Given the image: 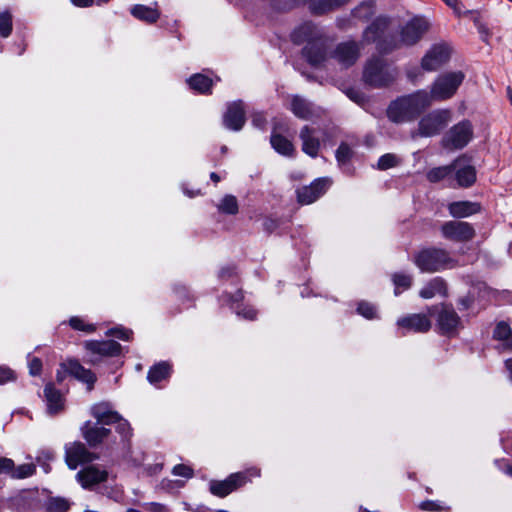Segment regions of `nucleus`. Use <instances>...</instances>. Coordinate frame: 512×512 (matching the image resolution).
<instances>
[{"label": "nucleus", "mask_w": 512, "mask_h": 512, "mask_svg": "<svg viewBox=\"0 0 512 512\" xmlns=\"http://www.w3.org/2000/svg\"><path fill=\"white\" fill-rule=\"evenodd\" d=\"M292 40L304 44L303 56L312 65H319L326 59L328 38L322 29L311 22H304L293 31Z\"/></svg>", "instance_id": "1"}, {"label": "nucleus", "mask_w": 512, "mask_h": 512, "mask_svg": "<svg viewBox=\"0 0 512 512\" xmlns=\"http://www.w3.org/2000/svg\"><path fill=\"white\" fill-rule=\"evenodd\" d=\"M428 106H430L428 92L419 90L392 102L387 110V115L393 122H406L415 118Z\"/></svg>", "instance_id": "2"}, {"label": "nucleus", "mask_w": 512, "mask_h": 512, "mask_svg": "<svg viewBox=\"0 0 512 512\" xmlns=\"http://www.w3.org/2000/svg\"><path fill=\"white\" fill-rule=\"evenodd\" d=\"M415 265L427 273L439 272L456 267L457 261L448 251L440 248H428L420 251L414 258Z\"/></svg>", "instance_id": "3"}, {"label": "nucleus", "mask_w": 512, "mask_h": 512, "mask_svg": "<svg viewBox=\"0 0 512 512\" xmlns=\"http://www.w3.org/2000/svg\"><path fill=\"white\" fill-rule=\"evenodd\" d=\"M465 75L461 71L447 72L439 75L431 86L430 104L432 101H442L454 96L459 86L464 81Z\"/></svg>", "instance_id": "4"}, {"label": "nucleus", "mask_w": 512, "mask_h": 512, "mask_svg": "<svg viewBox=\"0 0 512 512\" xmlns=\"http://www.w3.org/2000/svg\"><path fill=\"white\" fill-rule=\"evenodd\" d=\"M395 71L387 66L381 58L370 59L364 69L366 83L375 87L388 85L395 79Z\"/></svg>", "instance_id": "5"}, {"label": "nucleus", "mask_w": 512, "mask_h": 512, "mask_svg": "<svg viewBox=\"0 0 512 512\" xmlns=\"http://www.w3.org/2000/svg\"><path fill=\"white\" fill-rule=\"evenodd\" d=\"M450 121V110L441 109L432 111L420 120L418 133L423 137L434 136L446 127Z\"/></svg>", "instance_id": "6"}, {"label": "nucleus", "mask_w": 512, "mask_h": 512, "mask_svg": "<svg viewBox=\"0 0 512 512\" xmlns=\"http://www.w3.org/2000/svg\"><path fill=\"white\" fill-rule=\"evenodd\" d=\"M472 136V125L468 121H462L454 125L445 134L442 139V144L447 149H462L470 142Z\"/></svg>", "instance_id": "7"}, {"label": "nucleus", "mask_w": 512, "mask_h": 512, "mask_svg": "<svg viewBox=\"0 0 512 512\" xmlns=\"http://www.w3.org/2000/svg\"><path fill=\"white\" fill-rule=\"evenodd\" d=\"M429 23L422 17H414L400 30L399 42L405 46L416 44L428 31Z\"/></svg>", "instance_id": "8"}, {"label": "nucleus", "mask_w": 512, "mask_h": 512, "mask_svg": "<svg viewBox=\"0 0 512 512\" xmlns=\"http://www.w3.org/2000/svg\"><path fill=\"white\" fill-rule=\"evenodd\" d=\"M442 236L448 240L455 242H466L471 240L475 231L467 222L448 221L441 227Z\"/></svg>", "instance_id": "9"}, {"label": "nucleus", "mask_w": 512, "mask_h": 512, "mask_svg": "<svg viewBox=\"0 0 512 512\" xmlns=\"http://www.w3.org/2000/svg\"><path fill=\"white\" fill-rule=\"evenodd\" d=\"M97 456L87 450L81 442L69 443L65 446V461L72 470L79 465L89 463L96 459Z\"/></svg>", "instance_id": "10"}, {"label": "nucleus", "mask_w": 512, "mask_h": 512, "mask_svg": "<svg viewBox=\"0 0 512 512\" xmlns=\"http://www.w3.org/2000/svg\"><path fill=\"white\" fill-rule=\"evenodd\" d=\"M450 57V49L445 44L432 46L421 61L422 69L428 72L435 71L445 64Z\"/></svg>", "instance_id": "11"}, {"label": "nucleus", "mask_w": 512, "mask_h": 512, "mask_svg": "<svg viewBox=\"0 0 512 512\" xmlns=\"http://www.w3.org/2000/svg\"><path fill=\"white\" fill-rule=\"evenodd\" d=\"M331 185L329 178L316 179L308 186H304L297 190L298 201L301 204H311L320 198Z\"/></svg>", "instance_id": "12"}, {"label": "nucleus", "mask_w": 512, "mask_h": 512, "mask_svg": "<svg viewBox=\"0 0 512 512\" xmlns=\"http://www.w3.org/2000/svg\"><path fill=\"white\" fill-rule=\"evenodd\" d=\"M397 326L402 334L408 332L425 333L431 328V321L424 314H411L397 320Z\"/></svg>", "instance_id": "13"}, {"label": "nucleus", "mask_w": 512, "mask_h": 512, "mask_svg": "<svg viewBox=\"0 0 512 512\" xmlns=\"http://www.w3.org/2000/svg\"><path fill=\"white\" fill-rule=\"evenodd\" d=\"M246 121L245 108L242 101H235L227 106V110L223 115L224 126L232 131L242 129Z\"/></svg>", "instance_id": "14"}, {"label": "nucleus", "mask_w": 512, "mask_h": 512, "mask_svg": "<svg viewBox=\"0 0 512 512\" xmlns=\"http://www.w3.org/2000/svg\"><path fill=\"white\" fill-rule=\"evenodd\" d=\"M247 480L245 473H234L224 481H212L210 483V491L216 496L225 497L238 487L244 485Z\"/></svg>", "instance_id": "15"}, {"label": "nucleus", "mask_w": 512, "mask_h": 512, "mask_svg": "<svg viewBox=\"0 0 512 512\" xmlns=\"http://www.w3.org/2000/svg\"><path fill=\"white\" fill-rule=\"evenodd\" d=\"M453 172L458 185L461 187H469L476 181V170L464 156L453 161Z\"/></svg>", "instance_id": "16"}, {"label": "nucleus", "mask_w": 512, "mask_h": 512, "mask_svg": "<svg viewBox=\"0 0 512 512\" xmlns=\"http://www.w3.org/2000/svg\"><path fill=\"white\" fill-rule=\"evenodd\" d=\"M108 473L105 469L98 466L89 465L80 470L76 478L84 488H89L96 484L106 481Z\"/></svg>", "instance_id": "17"}, {"label": "nucleus", "mask_w": 512, "mask_h": 512, "mask_svg": "<svg viewBox=\"0 0 512 512\" xmlns=\"http://www.w3.org/2000/svg\"><path fill=\"white\" fill-rule=\"evenodd\" d=\"M437 323L443 334L453 335L460 326V318L454 309L444 306L438 314Z\"/></svg>", "instance_id": "18"}, {"label": "nucleus", "mask_w": 512, "mask_h": 512, "mask_svg": "<svg viewBox=\"0 0 512 512\" xmlns=\"http://www.w3.org/2000/svg\"><path fill=\"white\" fill-rule=\"evenodd\" d=\"M44 401L46 411L49 415H57L65 408V398L62 393L55 389L53 384H47L44 388Z\"/></svg>", "instance_id": "19"}, {"label": "nucleus", "mask_w": 512, "mask_h": 512, "mask_svg": "<svg viewBox=\"0 0 512 512\" xmlns=\"http://www.w3.org/2000/svg\"><path fill=\"white\" fill-rule=\"evenodd\" d=\"M359 57V47L355 42L340 43L334 53L333 58L345 67L353 65Z\"/></svg>", "instance_id": "20"}, {"label": "nucleus", "mask_w": 512, "mask_h": 512, "mask_svg": "<svg viewBox=\"0 0 512 512\" xmlns=\"http://www.w3.org/2000/svg\"><path fill=\"white\" fill-rule=\"evenodd\" d=\"M61 367L64 369V371L68 372L77 380L87 384L89 390L92 389L96 381V376L91 370L85 369L76 360H68L67 362L63 363Z\"/></svg>", "instance_id": "21"}, {"label": "nucleus", "mask_w": 512, "mask_h": 512, "mask_svg": "<svg viewBox=\"0 0 512 512\" xmlns=\"http://www.w3.org/2000/svg\"><path fill=\"white\" fill-rule=\"evenodd\" d=\"M302 141V151L310 157H316L320 149V139L318 131L309 126H304L300 132Z\"/></svg>", "instance_id": "22"}, {"label": "nucleus", "mask_w": 512, "mask_h": 512, "mask_svg": "<svg viewBox=\"0 0 512 512\" xmlns=\"http://www.w3.org/2000/svg\"><path fill=\"white\" fill-rule=\"evenodd\" d=\"M85 348L92 354H98L104 357L116 356L121 352V345L113 340L86 341Z\"/></svg>", "instance_id": "23"}, {"label": "nucleus", "mask_w": 512, "mask_h": 512, "mask_svg": "<svg viewBox=\"0 0 512 512\" xmlns=\"http://www.w3.org/2000/svg\"><path fill=\"white\" fill-rule=\"evenodd\" d=\"M91 414L97 420L98 424L109 425L120 420L118 412L113 410L108 402H101L91 407Z\"/></svg>", "instance_id": "24"}, {"label": "nucleus", "mask_w": 512, "mask_h": 512, "mask_svg": "<svg viewBox=\"0 0 512 512\" xmlns=\"http://www.w3.org/2000/svg\"><path fill=\"white\" fill-rule=\"evenodd\" d=\"M82 435L90 446H96L103 442L104 439L110 434V430L104 427H99L97 424L86 422L82 428Z\"/></svg>", "instance_id": "25"}, {"label": "nucleus", "mask_w": 512, "mask_h": 512, "mask_svg": "<svg viewBox=\"0 0 512 512\" xmlns=\"http://www.w3.org/2000/svg\"><path fill=\"white\" fill-rule=\"evenodd\" d=\"M448 210L450 215L455 218H465L478 213L480 205L477 202L456 201L449 204Z\"/></svg>", "instance_id": "26"}, {"label": "nucleus", "mask_w": 512, "mask_h": 512, "mask_svg": "<svg viewBox=\"0 0 512 512\" xmlns=\"http://www.w3.org/2000/svg\"><path fill=\"white\" fill-rule=\"evenodd\" d=\"M291 111L293 114L303 120L312 119L317 115L313 105L303 98L298 96L293 97L291 102Z\"/></svg>", "instance_id": "27"}, {"label": "nucleus", "mask_w": 512, "mask_h": 512, "mask_svg": "<svg viewBox=\"0 0 512 512\" xmlns=\"http://www.w3.org/2000/svg\"><path fill=\"white\" fill-rule=\"evenodd\" d=\"M276 129L277 127L274 128L270 138L272 147L275 149V151L283 156H292L295 152L294 145L290 140L277 133Z\"/></svg>", "instance_id": "28"}, {"label": "nucleus", "mask_w": 512, "mask_h": 512, "mask_svg": "<svg viewBox=\"0 0 512 512\" xmlns=\"http://www.w3.org/2000/svg\"><path fill=\"white\" fill-rule=\"evenodd\" d=\"M130 13L136 19L147 23H154L160 17V13L157 9L141 4H136L132 6L130 9Z\"/></svg>", "instance_id": "29"}, {"label": "nucleus", "mask_w": 512, "mask_h": 512, "mask_svg": "<svg viewBox=\"0 0 512 512\" xmlns=\"http://www.w3.org/2000/svg\"><path fill=\"white\" fill-rule=\"evenodd\" d=\"M420 296L424 299H430L437 295H446V284L443 279L436 277L420 290Z\"/></svg>", "instance_id": "30"}, {"label": "nucleus", "mask_w": 512, "mask_h": 512, "mask_svg": "<svg viewBox=\"0 0 512 512\" xmlns=\"http://www.w3.org/2000/svg\"><path fill=\"white\" fill-rule=\"evenodd\" d=\"M171 372V366L167 362H160L150 368L147 374V379L151 384H157L158 382L169 377Z\"/></svg>", "instance_id": "31"}, {"label": "nucleus", "mask_w": 512, "mask_h": 512, "mask_svg": "<svg viewBox=\"0 0 512 512\" xmlns=\"http://www.w3.org/2000/svg\"><path fill=\"white\" fill-rule=\"evenodd\" d=\"M187 83L192 90L202 94L209 93L212 87V80L203 74L191 76L187 80Z\"/></svg>", "instance_id": "32"}, {"label": "nucleus", "mask_w": 512, "mask_h": 512, "mask_svg": "<svg viewBox=\"0 0 512 512\" xmlns=\"http://www.w3.org/2000/svg\"><path fill=\"white\" fill-rule=\"evenodd\" d=\"M348 0H310L309 8L315 14H323L334 9Z\"/></svg>", "instance_id": "33"}, {"label": "nucleus", "mask_w": 512, "mask_h": 512, "mask_svg": "<svg viewBox=\"0 0 512 512\" xmlns=\"http://www.w3.org/2000/svg\"><path fill=\"white\" fill-rule=\"evenodd\" d=\"M218 211L224 214L235 215L238 213V201L233 195H225L217 205Z\"/></svg>", "instance_id": "34"}, {"label": "nucleus", "mask_w": 512, "mask_h": 512, "mask_svg": "<svg viewBox=\"0 0 512 512\" xmlns=\"http://www.w3.org/2000/svg\"><path fill=\"white\" fill-rule=\"evenodd\" d=\"M453 173V163L447 166H440L430 169L426 177L430 182H439Z\"/></svg>", "instance_id": "35"}, {"label": "nucleus", "mask_w": 512, "mask_h": 512, "mask_svg": "<svg viewBox=\"0 0 512 512\" xmlns=\"http://www.w3.org/2000/svg\"><path fill=\"white\" fill-rule=\"evenodd\" d=\"M388 26L386 18L376 19L365 31V38L369 41H374L380 31H383Z\"/></svg>", "instance_id": "36"}, {"label": "nucleus", "mask_w": 512, "mask_h": 512, "mask_svg": "<svg viewBox=\"0 0 512 512\" xmlns=\"http://www.w3.org/2000/svg\"><path fill=\"white\" fill-rule=\"evenodd\" d=\"M13 28L12 15L8 10L0 12V36L7 38Z\"/></svg>", "instance_id": "37"}, {"label": "nucleus", "mask_w": 512, "mask_h": 512, "mask_svg": "<svg viewBox=\"0 0 512 512\" xmlns=\"http://www.w3.org/2000/svg\"><path fill=\"white\" fill-rule=\"evenodd\" d=\"M393 283L395 285V294L398 295L400 293V289L406 290L411 286L412 277L408 274L404 273H396L392 277Z\"/></svg>", "instance_id": "38"}, {"label": "nucleus", "mask_w": 512, "mask_h": 512, "mask_svg": "<svg viewBox=\"0 0 512 512\" xmlns=\"http://www.w3.org/2000/svg\"><path fill=\"white\" fill-rule=\"evenodd\" d=\"M36 471V466L32 463H26L19 465L18 467L14 466L12 479H25L32 476Z\"/></svg>", "instance_id": "39"}, {"label": "nucleus", "mask_w": 512, "mask_h": 512, "mask_svg": "<svg viewBox=\"0 0 512 512\" xmlns=\"http://www.w3.org/2000/svg\"><path fill=\"white\" fill-rule=\"evenodd\" d=\"M352 155V149L346 143H341L335 156L339 165H345L350 161Z\"/></svg>", "instance_id": "40"}, {"label": "nucleus", "mask_w": 512, "mask_h": 512, "mask_svg": "<svg viewBox=\"0 0 512 512\" xmlns=\"http://www.w3.org/2000/svg\"><path fill=\"white\" fill-rule=\"evenodd\" d=\"M512 336V331L508 324L500 322L497 324L494 330V337L498 340L505 341V345L508 346V340Z\"/></svg>", "instance_id": "41"}, {"label": "nucleus", "mask_w": 512, "mask_h": 512, "mask_svg": "<svg viewBox=\"0 0 512 512\" xmlns=\"http://www.w3.org/2000/svg\"><path fill=\"white\" fill-rule=\"evenodd\" d=\"M69 324L74 330H79L86 333H92L96 329L95 325L85 323L82 318L77 316L71 317Z\"/></svg>", "instance_id": "42"}, {"label": "nucleus", "mask_w": 512, "mask_h": 512, "mask_svg": "<svg viewBox=\"0 0 512 512\" xmlns=\"http://www.w3.org/2000/svg\"><path fill=\"white\" fill-rule=\"evenodd\" d=\"M398 163L399 158L394 154L388 153L379 158L377 166L380 170H387L396 166Z\"/></svg>", "instance_id": "43"}, {"label": "nucleus", "mask_w": 512, "mask_h": 512, "mask_svg": "<svg viewBox=\"0 0 512 512\" xmlns=\"http://www.w3.org/2000/svg\"><path fill=\"white\" fill-rule=\"evenodd\" d=\"M233 308L235 313L243 319L254 320L256 318L257 312L252 307L236 304Z\"/></svg>", "instance_id": "44"}, {"label": "nucleus", "mask_w": 512, "mask_h": 512, "mask_svg": "<svg viewBox=\"0 0 512 512\" xmlns=\"http://www.w3.org/2000/svg\"><path fill=\"white\" fill-rule=\"evenodd\" d=\"M357 311L360 315L367 319H373L377 316V310L375 306L368 302L359 303Z\"/></svg>", "instance_id": "45"}, {"label": "nucleus", "mask_w": 512, "mask_h": 512, "mask_svg": "<svg viewBox=\"0 0 512 512\" xmlns=\"http://www.w3.org/2000/svg\"><path fill=\"white\" fill-rule=\"evenodd\" d=\"M117 431L122 436L124 440H128L132 436V429L130 427V424L127 420L122 419L120 416V420L117 422Z\"/></svg>", "instance_id": "46"}, {"label": "nucleus", "mask_w": 512, "mask_h": 512, "mask_svg": "<svg viewBox=\"0 0 512 512\" xmlns=\"http://www.w3.org/2000/svg\"><path fill=\"white\" fill-rule=\"evenodd\" d=\"M131 334H132V331L125 329L123 327H115V328L109 329L106 332L107 336L116 337L121 340H130Z\"/></svg>", "instance_id": "47"}, {"label": "nucleus", "mask_w": 512, "mask_h": 512, "mask_svg": "<svg viewBox=\"0 0 512 512\" xmlns=\"http://www.w3.org/2000/svg\"><path fill=\"white\" fill-rule=\"evenodd\" d=\"M14 462L10 458L1 457L0 458V475H7L12 478L13 470H14Z\"/></svg>", "instance_id": "48"}, {"label": "nucleus", "mask_w": 512, "mask_h": 512, "mask_svg": "<svg viewBox=\"0 0 512 512\" xmlns=\"http://www.w3.org/2000/svg\"><path fill=\"white\" fill-rule=\"evenodd\" d=\"M299 0H270L272 8L283 11L293 8Z\"/></svg>", "instance_id": "49"}, {"label": "nucleus", "mask_w": 512, "mask_h": 512, "mask_svg": "<svg viewBox=\"0 0 512 512\" xmlns=\"http://www.w3.org/2000/svg\"><path fill=\"white\" fill-rule=\"evenodd\" d=\"M16 378L14 371L8 367L0 366V385L14 381Z\"/></svg>", "instance_id": "50"}, {"label": "nucleus", "mask_w": 512, "mask_h": 512, "mask_svg": "<svg viewBox=\"0 0 512 512\" xmlns=\"http://www.w3.org/2000/svg\"><path fill=\"white\" fill-rule=\"evenodd\" d=\"M172 473L175 476H181L185 478H191L193 476V470L189 466L183 464L176 465L173 468Z\"/></svg>", "instance_id": "51"}, {"label": "nucleus", "mask_w": 512, "mask_h": 512, "mask_svg": "<svg viewBox=\"0 0 512 512\" xmlns=\"http://www.w3.org/2000/svg\"><path fill=\"white\" fill-rule=\"evenodd\" d=\"M372 9H373V3L372 2L363 3L356 10L357 16L360 17V18H367L369 16V14L372 13Z\"/></svg>", "instance_id": "52"}, {"label": "nucleus", "mask_w": 512, "mask_h": 512, "mask_svg": "<svg viewBox=\"0 0 512 512\" xmlns=\"http://www.w3.org/2000/svg\"><path fill=\"white\" fill-rule=\"evenodd\" d=\"M41 368H42V363H41L40 359L33 358L29 362V371H30L31 375H33V376L38 375L41 371Z\"/></svg>", "instance_id": "53"}, {"label": "nucleus", "mask_w": 512, "mask_h": 512, "mask_svg": "<svg viewBox=\"0 0 512 512\" xmlns=\"http://www.w3.org/2000/svg\"><path fill=\"white\" fill-rule=\"evenodd\" d=\"M347 95H348V97H349L351 100H353V101H354V102H356L357 104H361V103L364 101V96H363L360 92H358V91H356V90H354V89H350V90L347 92Z\"/></svg>", "instance_id": "54"}, {"label": "nucleus", "mask_w": 512, "mask_h": 512, "mask_svg": "<svg viewBox=\"0 0 512 512\" xmlns=\"http://www.w3.org/2000/svg\"><path fill=\"white\" fill-rule=\"evenodd\" d=\"M478 31L481 35L482 40L487 42L489 39V36H490L488 28L486 26H484L483 24H479Z\"/></svg>", "instance_id": "55"}, {"label": "nucleus", "mask_w": 512, "mask_h": 512, "mask_svg": "<svg viewBox=\"0 0 512 512\" xmlns=\"http://www.w3.org/2000/svg\"><path fill=\"white\" fill-rule=\"evenodd\" d=\"M421 508L424 510H438L439 506L433 501H426L421 504Z\"/></svg>", "instance_id": "56"}, {"label": "nucleus", "mask_w": 512, "mask_h": 512, "mask_svg": "<svg viewBox=\"0 0 512 512\" xmlns=\"http://www.w3.org/2000/svg\"><path fill=\"white\" fill-rule=\"evenodd\" d=\"M71 2L78 7H88L92 5V0H71Z\"/></svg>", "instance_id": "57"}, {"label": "nucleus", "mask_w": 512, "mask_h": 512, "mask_svg": "<svg viewBox=\"0 0 512 512\" xmlns=\"http://www.w3.org/2000/svg\"><path fill=\"white\" fill-rule=\"evenodd\" d=\"M264 118L262 117V115L260 114H256L254 117H253V124L257 127H262L263 124H264Z\"/></svg>", "instance_id": "58"}, {"label": "nucleus", "mask_w": 512, "mask_h": 512, "mask_svg": "<svg viewBox=\"0 0 512 512\" xmlns=\"http://www.w3.org/2000/svg\"><path fill=\"white\" fill-rule=\"evenodd\" d=\"M55 504L57 505V508L60 510V511H66L67 508H68V504L65 500H56L55 501Z\"/></svg>", "instance_id": "59"}, {"label": "nucleus", "mask_w": 512, "mask_h": 512, "mask_svg": "<svg viewBox=\"0 0 512 512\" xmlns=\"http://www.w3.org/2000/svg\"><path fill=\"white\" fill-rule=\"evenodd\" d=\"M449 7L453 9H457L458 6V0H443Z\"/></svg>", "instance_id": "60"}, {"label": "nucleus", "mask_w": 512, "mask_h": 512, "mask_svg": "<svg viewBox=\"0 0 512 512\" xmlns=\"http://www.w3.org/2000/svg\"><path fill=\"white\" fill-rule=\"evenodd\" d=\"M242 298H243L242 292L238 291L235 296L231 297L230 301H232L233 303L234 302L236 303V302L240 301Z\"/></svg>", "instance_id": "61"}, {"label": "nucleus", "mask_w": 512, "mask_h": 512, "mask_svg": "<svg viewBox=\"0 0 512 512\" xmlns=\"http://www.w3.org/2000/svg\"><path fill=\"white\" fill-rule=\"evenodd\" d=\"M210 178L215 182V183H218L220 181V177L217 173L215 172H212L210 174Z\"/></svg>", "instance_id": "62"}, {"label": "nucleus", "mask_w": 512, "mask_h": 512, "mask_svg": "<svg viewBox=\"0 0 512 512\" xmlns=\"http://www.w3.org/2000/svg\"><path fill=\"white\" fill-rule=\"evenodd\" d=\"M505 473L512 477V466H508L505 470Z\"/></svg>", "instance_id": "63"}, {"label": "nucleus", "mask_w": 512, "mask_h": 512, "mask_svg": "<svg viewBox=\"0 0 512 512\" xmlns=\"http://www.w3.org/2000/svg\"><path fill=\"white\" fill-rule=\"evenodd\" d=\"M507 94H508L510 102L512 103V89L511 88L507 89Z\"/></svg>", "instance_id": "64"}]
</instances>
